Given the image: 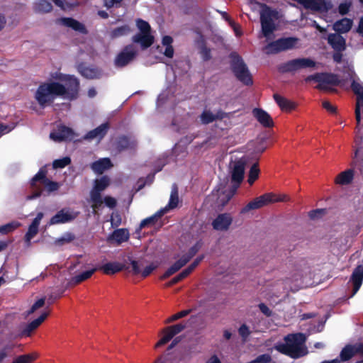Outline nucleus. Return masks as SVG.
I'll return each mask as SVG.
<instances>
[{"instance_id":"49530a36","label":"nucleus","mask_w":363,"mask_h":363,"mask_svg":"<svg viewBox=\"0 0 363 363\" xmlns=\"http://www.w3.org/2000/svg\"><path fill=\"white\" fill-rule=\"evenodd\" d=\"M191 311H192V309H187V310H184L179 313H177L172 315V316H170L169 318H167L165 320V323H169L173 321L177 320L182 318H184V317L188 315Z\"/></svg>"},{"instance_id":"c85d7f7f","label":"nucleus","mask_w":363,"mask_h":363,"mask_svg":"<svg viewBox=\"0 0 363 363\" xmlns=\"http://www.w3.org/2000/svg\"><path fill=\"white\" fill-rule=\"evenodd\" d=\"M273 97L279 108L284 111L290 112L292 110H294L296 107V104L295 102L289 100L278 94H274Z\"/></svg>"},{"instance_id":"a878e982","label":"nucleus","mask_w":363,"mask_h":363,"mask_svg":"<svg viewBox=\"0 0 363 363\" xmlns=\"http://www.w3.org/2000/svg\"><path fill=\"white\" fill-rule=\"evenodd\" d=\"M350 281L352 283L353 289L352 296H354L359 289L363 281V266H357L353 271Z\"/></svg>"},{"instance_id":"de8ad7c7","label":"nucleus","mask_w":363,"mask_h":363,"mask_svg":"<svg viewBox=\"0 0 363 363\" xmlns=\"http://www.w3.org/2000/svg\"><path fill=\"white\" fill-rule=\"evenodd\" d=\"M201 121L203 124H209L215 121L213 113L210 111H203L200 116Z\"/></svg>"},{"instance_id":"cd10ccee","label":"nucleus","mask_w":363,"mask_h":363,"mask_svg":"<svg viewBox=\"0 0 363 363\" xmlns=\"http://www.w3.org/2000/svg\"><path fill=\"white\" fill-rule=\"evenodd\" d=\"M362 352V345H359L358 346L347 345L340 352V357L342 361H347L356 354Z\"/></svg>"},{"instance_id":"412c9836","label":"nucleus","mask_w":363,"mask_h":363,"mask_svg":"<svg viewBox=\"0 0 363 363\" xmlns=\"http://www.w3.org/2000/svg\"><path fill=\"white\" fill-rule=\"evenodd\" d=\"M328 43L334 51H345L347 48L346 40L338 33H330L327 38Z\"/></svg>"},{"instance_id":"4c0bfd02","label":"nucleus","mask_w":363,"mask_h":363,"mask_svg":"<svg viewBox=\"0 0 363 363\" xmlns=\"http://www.w3.org/2000/svg\"><path fill=\"white\" fill-rule=\"evenodd\" d=\"M96 271H97L96 267L88 271L83 272L77 275H75L72 278L71 283H72L74 285L79 284L81 282L90 278Z\"/></svg>"},{"instance_id":"f257e3e1","label":"nucleus","mask_w":363,"mask_h":363,"mask_svg":"<svg viewBox=\"0 0 363 363\" xmlns=\"http://www.w3.org/2000/svg\"><path fill=\"white\" fill-rule=\"evenodd\" d=\"M57 79L65 84L49 81L41 83L37 88L34 98L41 108L52 105L57 97L70 101L79 97L80 82L75 76L60 74Z\"/></svg>"},{"instance_id":"09e8293b","label":"nucleus","mask_w":363,"mask_h":363,"mask_svg":"<svg viewBox=\"0 0 363 363\" xmlns=\"http://www.w3.org/2000/svg\"><path fill=\"white\" fill-rule=\"evenodd\" d=\"M199 53L203 61H208L211 59V49L206 47L204 42L202 43L200 47Z\"/></svg>"},{"instance_id":"bb28decb","label":"nucleus","mask_w":363,"mask_h":363,"mask_svg":"<svg viewBox=\"0 0 363 363\" xmlns=\"http://www.w3.org/2000/svg\"><path fill=\"white\" fill-rule=\"evenodd\" d=\"M96 268L97 270L102 271L105 274L111 275L121 272L125 268V266L118 262H111Z\"/></svg>"},{"instance_id":"9b49d317","label":"nucleus","mask_w":363,"mask_h":363,"mask_svg":"<svg viewBox=\"0 0 363 363\" xmlns=\"http://www.w3.org/2000/svg\"><path fill=\"white\" fill-rule=\"evenodd\" d=\"M305 81L306 82L314 81L318 83L316 88L320 90L329 91L330 89L327 85L337 86L340 81L337 74L333 73H315L308 76Z\"/></svg>"},{"instance_id":"7ed1b4c3","label":"nucleus","mask_w":363,"mask_h":363,"mask_svg":"<svg viewBox=\"0 0 363 363\" xmlns=\"http://www.w3.org/2000/svg\"><path fill=\"white\" fill-rule=\"evenodd\" d=\"M259 5L262 33L265 38H269L277 29L274 21L280 18L279 13L265 4Z\"/></svg>"},{"instance_id":"b1692460","label":"nucleus","mask_w":363,"mask_h":363,"mask_svg":"<svg viewBox=\"0 0 363 363\" xmlns=\"http://www.w3.org/2000/svg\"><path fill=\"white\" fill-rule=\"evenodd\" d=\"M57 22L61 23L63 26L71 28L75 31H78L82 34H87L88 30L86 26L79 21L69 17H63L57 19Z\"/></svg>"},{"instance_id":"bf43d9fd","label":"nucleus","mask_w":363,"mask_h":363,"mask_svg":"<svg viewBox=\"0 0 363 363\" xmlns=\"http://www.w3.org/2000/svg\"><path fill=\"white\" fill-rule=\"evenodd\" d=\"M239 335L243 338L246 339L250 335V331L246 324H242L238 329Z\"/></svg>"},{"instance_id":"58836bf2","label":"nucleus","mask_w":363,"mask_h":363,"mask_svg":"<svg viewBox=\"0 0 363 363\" xmlns=\"http://www.w3.org/2000/svg\"><path fill=\"white\" fill-rule=\"evenodd\" d=\"M90 197L92 202L91 208L94 211V213H96V210L101 208L104 202L101 194H99L98 192H91Z\"/></svg>"},{"instance_id":"4468645a","label":"nucleus","mask_w":363,"mask_h":363,"mask_svg":"<svg viewBox=\"0 0 363 363\" xmlns=\"http://www.w3.org/2000/svg\"><path fill=\"white\" fill-rule=\"evenodd\" d=\"M315 62L310 58H296L287 61L281 65L279 70L281 72H292L300 69L314 67Z\"/></svg>"},{"instance_id":"0eeeda50","label":"nucleus","mask_w":363,"mask_h":363,"mask_svg":"<svg viewBox=\"0 0 363 363\" xmlns=\"http://www.w3.org/2000/svg\"><path fill=\"white\" fill-rule=\"evenodd\" d=\"M229 57L231 59L230 69L235 77L245 85H252V75L242 58L235 52H232Z\"/></svg>"},{"instance_id":"79ce46f5","label":"nucleus","mask_w":363,"mask_h":363,"mask_svg":"<svg viewBox=\"0 0 363 363\" xmlns=\"http://www.w3.org/2000/svg\"><path fill=\"white\" fill-rule=\"evenodd\" d=\"M38 357L36 353H30L23 355H19L15 358L11 363H32Z\"/></svg>"},{"instance_id":"f704fd0d","label":"nucleus","mask_w":363,"mask_h":363,"mask_svg":"<svg viewBox=\"0 0 363 363\" xmlns=\"http://www.w3.org/2000/svg\"><path fill=\"white\" fill-rule=\"evenodd\" d=\"M33 10L35 13H49L52 10V5L48 0H39L34 4Z\"/></svg>"},{"instance_id":"a18cd8bd","label":"nucleus","mask_w":363,"mask_h":363,"mask_svg":"<svg viewBox=\"0 0 363 363\" xmlns=\"http://www.w3.org/2000/svg\"><path fill=\"white\" fill-rule=\"evenodd\" d=\"M71 163L69 157H65L61 159H57L53 161L52 167L54 169H62Z\"/></svg>"},{"instance_id":"7c9ffc66","label":"nucleus","mask_w":363,"mask_h":363,"mask_svg":"<svg viewBox=\"0 0 363 363\" xmlns=\"http://www.w3.org/2000/svg\"><path fill=\"white\" fill-rule=\"evenodd\" d=\"M112 167L111 160L109 158H102L94 162L91 167L92 170L97 174H103V172Z\"/></svg>"},{"instance_id":"052dcab7","label":"nucleus","mask_w":363,"mask_h":363,"mask_svg":"<svg viewBox=\"0 0 363 363\" xmlns=\"http://www.w3.org/2000/svg\"><path fill=\"white\" fill-rule=\"evenodd\" d=\"M104 202L105 203L106 206L110 208H114L117 205L116 199L110 196H105Z\"/></svg>"},{"instance_id":"dca6fc26","label":"nucleus","mask_w":363,"mask_h":363,"mask_svg":"<svg viewBox=\"0 0 363 363\" xmlns=\"http://www.w3.org/2000/svg\"><path fill=\"white\" fill-rule=\"evenodd\" d=\"M351 89L357 96L354 113L357 123L359 124L362 120L361 109L363 111V85L353 80L351 84Z\"/></svg>"},{"instance_id":"9d476101","label":"nucleus","mask_w":363,"mask_h":363,"mask_svg":"<svg viewBox=\"0 0 363 363\" xmlns=\"http://www.w3.org/2000/svg\"><path fill=\"white\" fill-rule=\"evenodd\" d=\"M140 33L133 36L132 40L139 43L143 50L150 48L154 43V37L151 35V28L148 22L138 18L136 21Z\"/></svg>"},{"instance_id":"0e129e2a","label":"nucleus","mask_w":363,"mask_h":363,"mask_svg":"<svg viewBox=\"0 0 363 363\" xmlns=\"http://www.w3.org/2000/svg\"><path fill=\"white\" fill-rule=\"evenodd\" d=\"M258 307L260 311L265 315L267 317H270L272 315V311L269 309V308L264 303H261L258 305Z\"/></svg>"},{"instance_id":"473e14b6","label":"nucleus","mask_w":363,"mask_h":363,"mask_svg":"<svg viewBox=\"0 0 363 363\" xmlns=\"http://www.w3.org/2000/svg\"><path fill=\"white\" fill-rule=\"evenodd\" d=\"M129 232L126 228H119L115 230L109 236L110 240L116 241L118 244L128 241L129 239Z\"/></svg>"},{"instance_id":"774afa93","label":"nucleus","mask_w":363,"mask_h":363,"mask_svg":"<svg viewBox=\"0 0 363 363\" xmlns=\"http://www.w3.org/2000/svg\"><path fill=\"white\" fill-rule=\"evenodd\" d=\"M153 363H170L169 357L167 354L159 356Z\"/></svg>"},{"instance_id":"603ef678","label":"nucleus","mask_w":363,"mask_h":363,"mask_svg":"<svg viewBox=\"0 0 363 363\" xmlns=\"http://www.w3.org/2000/svg\"><path fill=\"white\" fill-rule=\"evenodd\" d=\"M157 267L158 264L151 263L150 265L147 266L143 271H140V274H141L143 278H146Z\"/></svg>"},{"instance_id":"c03bdc74","label":"nucleus","mask_w":363,"mask_h":363,"mask_svg":"<svg viewBox=\"0 0 363 363\" xmlns=\"http://www.w3.org/2000/svg\"><path fill=\"white\" fill-rule=\"evenodd\" d=\"M163 336L162 338L157 342L155 345V347H161L168 342H169L174 337L172 333L169 330H167L166 328L162 330Z\"/></svg>"},{"instance_id":"c756f323","label":"nucleus","mask_w":363,"mask_h":363,"mask_svg":"<svg viewBox=\"0 0 363 363\" xmlns=\"http://www.w3.org/2000/svg\"><path fill=\"white\" fill-rule=\"evenodd\" d=\"M353 24V21L352 19L347 18H343L339 21H337L333 26V30L336 32V33H347L352 28Z\"/></svg>"},{"instance_id":"423d86ee","label":"nucleus","mask_w":363,"mask_h":363,"mask_svg":"<svg viewBox=\"0 0 363 363\" xmlns=\"http://www.w3.org/2000/svg\"><path fill=\"white\" fill-rule=\"evenodd\" d=\"M229 57L231 59L230 69L235 77L245 85H252V75L242 58L235 52H232Z\"/></svg>"},{"instance_id":"39448f33","label":"nucleus","mask_w":363,"mask_h":363,"mask_svg":"<svg viewBox=\"0 0 363 363\" xmlns=\"http://www.w3.org/2000/svg\"><path fill=\"white\" fill-rule=\"evenodd\" d=\"M245 163L242 160L236 161L230 172V183L231 185L228 189L223 191L225 195V201L223 204L227 203L236 194L238 189L240 187L244 179Z\"/></svg>"},{"instance_id":"aec40b11","label":"nucleus","mask_w":363,"mask_h":363,"mask_svg":"<svg viewBox=\"0 0 363 363\" xmlns=\"http://www.w3.org/2000/svg\"><path fill=\"white\" fill-rule=\"evenodd\" d=\"M232 222L233 218L229 213H220L213 220L212 226L214 230L225 231L229 229Z\"/></svg>"},{"instance_id":"338daca9","label":"nucleus","mask_w":363,"mask_h":363,"mask_svg":"<svg viewBox=\"0 0 363 363\" xmlns=\"http://www.w3.org/2000/svg\"><path fill=\"white\" fill-rule=\"evenodd\" d=\"M343 51H334V53L333 54V60L336 63H341L342 62V55Z\"/></svg>"},{"instance_id":"1a4fd4ad","label":"nucleus","mask_w":363,"mask_h":363,"mask_svg":"<svg viewBox=\"0 0 363 363\" xmlns=\"http://www.w3.org/2000/svg\"><path fill=\"white\" fill-rule=\"evenodd\" d=\"M202 245V241L201 240H198L189 249L187 253L183 255L179 259L176 261L166 270V272L160 277V279L164 280L181 269L196 255L201 248Z\"/></svg>"},{"instance_id":"3c124183","label":"nucleus","mask_w":363,"mask_h":363,"mask_svg":"<svg viewBox=\"0 0 363 363\" xmlns=\"http://www.w3.org/2000/svg\"><path fill=\"white\" fill-rule=\"evenodd\" d=\"M38 233V228L29 225L27 233L25 235V240L26 242H30Z\"/></svg>"},{"instance_id":"f8f14e48","label":"nucleus","mask_w":363,"mask_h":363,"mask_svg":"<svg viewBox=\"0 0 363 363\" xmlns=\"http://www.w3.org/2000/svg\"><path fill=\"white\" fill-rule=\"evenodd\" d=\"M297 42L298 38L295 37L281 38L268 43L264 47V52L269 55L277 54L294 48Z\"/></svg>"},{"instance_id":"6ab92c4d","label":"nucleus","mask_w":363,"mask_h":363,"mask_svg":"<svg viewBox=\"0 0 363 363\" xmlns=\"http://www.w3.org/2000/svg\"><path fill=\"white\" fill-rule=\"evenodd\" d=\"M109 128V123H104L96 128L87 132L86 134L84 136V139L89 141L97 139L99 141H101L106 136Z\"/></svg>"},{"instance_id":"8fccbe9b","label":"nucleus","mask_w":363,"mask_h":363,"mask_svg":"<svg viewBox=\"0 0 363 363\" xmlns=\"http://www.w3.org/2000/svg\"><path fill=\"white\" fill-rule=\"evenodd\" d=\"M186 328V324L179 323L171 326L166 327L167 330H169L174 336L181 333Z\"/></svg>"},{"instance_id":"2f4dec72","label":"nucleus","mask_w":363,"mask_h":363,"mask_svg":"<svg viewBox=\"0 0 363 363\" xmlns=\"http://www.w3.org/2000/svg\"><path fill=\"white\" fill-rule=\"evenodd\" d=\"M167 213V209H160L152 216L143 219L140 223V230L145 228L146 226L155 225L159 218L163 216Z\"/></svg>"},{"instance_id":"ea45409f","label":"nucleus","mask_w":363,"mask_h":363,"mask_svg":"<svg viewBox=\"0 0 363 363\" xmlns=\"http://www.w3.org/2000/svg\"><path fill=\"white\" fill-rule=\"evenodd\" d=\"M130 31V28L128 25H123L113 29L111 32L112 38H117L121 36L127 35Z\"/></svg>"},{"instance_id":"4d7b16f0","label":"nucleus","mask_w":363,"mask_h":363,"mask_svg":"<svg viewBox=\"0 0 363 363\" xmlns=\"http://www.w3.org/2000/svg\"><path fill=\"white\" fill-rule=\"evenodd\" d=\"M12 349L11 346L7 345L0 350V363H2L9 356V351Z\"/></svg>"},{"instance_id":"37998d69","label":"nucleus","mask_w":363,"mask_h":363,"mask_svg":"<svg viewBox=\"0 0 363 363\" xmlns=\"http://www.w3.org/2000/svg\"><path fill=\"white\" fill-rule=\"evenodd\" d=\"M21 223L18 221H12L0 226V234L6 235L17 229L20 227Z\"/></svg>"},{"instance_id":"c9c22d12","label":"nucleus","mask_w":363,"mask_h":363,"mask_svg":"<svg viewBox=\"0 0 363 363\" xmlns=\"http://www.w3.org/2000/svg\"><path fill=\"white\" fill-rule=\"evenodd\" d=\"M110 184V179L107 176H103L94 181V186L91 192H101L105 190Z\"/></svg>"},{"instance_id":"6e6d98bb","label":"nucleus","mask_w":363,"mask_h":363,"mask_svg":"<svg viewBox=\"0 0 363 363\" xmlns=\"http://www.w3.org/2000/svg\"><path fill=\"white\" fill-rule=\"evenodd\" d=\"M121 222L122 218L121 215L118 213H113L111 218V226L113 228L118 227L121 224Z\"/></svg>"},{"instance_id":"e433bc0d","label":"nucleus","mask_w":363,"mask_h":363,"mask_svg":"<svg viewBox=\"0 0 363 363\" xmlns=\"http://www.w3.org/2000/svg\"><path fill=\"white\" fill-rule=\"evenodd\" d=\"M79 72L86 79H96L99 76V72L97 69L90 68L82 65L78 67Z\"/></svg>"},{"instance_id":"ddd939ff","label":"nucleus","mask_w":363,"mask_h":363,"mask_svg":"<svg viewBox=\"0 0 363 363\" xmlns=\"http://www.w3.org/2000/svg\"><path fill=\"white\" fill-rule=\"evenodd\" d=\"M315 62L310 58H296L287 61L281 65L279 70L281 72H292L300 69L314 67Z\"/></svg>"},{"instance_id":"393cba45","label":"nucleus","mask_w":363,"mask_h":363,"mask_svg":"<svg viewBox=\"0 0 363 363\" xmlns=\"http://www.w3.org/2000/svg\"><path fill=\"white\" fill-rule=\"evenodd\" d=\"M50 311H44L42 314L36 319L32 320L30 323L27 324L25 328L21 331V336L29 337L31 333L37 329L42 323L49 315Z\"/></svg>"},{"instance_id":"5701e85b","label":"nucleus","mask_w":363,"mask_h":363,"mask_svg":"<svg viewBox=\"0 0 363 363\" xmlns=\"http://www.w3.org/2000/svg\"><path fill=\"white\" fill-rule=\"evenodd\" d=\"M253 116L257 121L264 128H272L274 121L271 116L264 110L255 108L252 111Z\"/></svg>"},{"instance_id":"4be33fe9","label":"nucleus","mask_w":363,"mask_h":363,"mask_svg":"<svg viewBox=\"0 0 363 363\" xmlns=\"http://www.w3.org/2000/svg\"><path fill=\"white\" fill-rule=\"evenodd\" d=\"M74 131L65 125L59 127L57 132L51 133L50 137L55 141L72 140L74 138Z\"/></svg>"},{"instance_id":"a211bd4d","label":"nucleus","mask_w":363,"mask_h":363,"mask_svg":"<svg viewBox=\"0 0 363 363\" xmlns=\"http://www.w3.org/2000/svg\"><path fill=\"white\" fill-rule=\"evenodd\" d=\"M136 147V140L128 135H122L118 136L115 143V147L118 152L128 150H135Z\"/></svg>"},{"instance_id":"f3484780","label":"nucleus","mask_w":363,"mask_h":363,"mask_svg":"<svg viewBox=\"0 0 363 363\" xmlns=\"http://www.w3.org/2000/svg\"><path fill=\"white\" fill-rule=\"evenodd\" d=\"M136 52L132 45H126L114 60L116 67H123L128 65L135 57Z\"/></svg>"},{"instance_id":"2eb2a0df","label":"nucleus","mask_w":363,"mask_h":363,"mask_svg":"<svg viewBox=\"0 0 363 363\" xmlns=\"http://www.w3.org/2000/svg\"><path fill=\"white\" fill-rule=\"evenodd\" d=\"M79 212L71 210L69 208H64L60 210L55 215H54L50 220V225H57L61 223H70L75 220Z\"/></svg>"},{"instance_id":"680f3d73","label":"nucleus","mask_w":363,"mask_h":363,"mask_svg":"<svg viewBox=\"0 0 363 363\" xmlns=\"http://www.w3.org/2000/svg\"><path fill=\"white\" fill-rule=\"evenodd\" d=\"M350 6V2L341 3L338 6V11L342 16L346 15L349 12Z\"/></svg>"},{"instance_id":"5fc2aeb1","label":"nucleus","mask_w":363,"mask_h":363,"mask_svg":"<svg viewBox=\"0 0 363 363\" xmlns=\"http://www.w3.org/2000/svg\"><path fill=\"white\" fill-rule=\"evenodd\" d=\"M45 298H41L38 299L37 301H35L33 304V306H31L30 310L28 311V314H31V313H34L37 309L43 307L45 305Z\"/></svg>"},{"instance_id":"72a5a7b5","label":"nucleus","mask_w":363,"mask_h":363,"mask_svg":"<svg viewBox=\"0 0 363 363\" xmlns=\"http://www.w3.org/2000/svg\"><path fill=\"white\" fill-rule=\"evenodd\" d=\"M179 201V199L178 186L176 184H174L172 186L169 203L164 208H162V209H167V212L169 209H174L177 207Z\"/></svg>"},{"instance_id":"20e7f679","label":"nucleus","mask_w":363,"mask_h":363,"mask_svg":"<svg viewBox=\"0 0 363 363\" xmlns=\"http://www.w3.org/2000/svg\"><path fill=\"white\" fill-rule=\"evenodd\" d=\"M47 173L48 172L45 168H40L38 172L30 180V185L33 190V193L29 196L30 199L38 198L42 194L43 190L41 187L37 184V182L44 185L48 193L53 192L59 189V184L50 180L47 177Z\"/></svg>"},{"instance_id":"13d9d810","label":"nucleus","mask_w":363,"mask_h":363,"mask_svg":"<svg viewBox=\"0 0 363 363\" xmlns=\"http://www.w3.org/2000/svg\"><path fill=\"white\" fill-rule=\"evenodd\" d=\"M322 106L330 113L334 114L337 112V107L331 104L328 101H323L322 102Z\"/></svg>"},{"instance_id":"f03ea898","label":"nucleus","mask_w":363,"mask_h":363,"mask_svg":"<svg viewBox=\"0 0 363 363\" xmlns=\"http://www.w3.org/2000/svg\"><path fill=\"white\" fill-rule=\"evenodd\" d=\"M306 337L303 333L289 334L284 337V343L277 345L275 348L280 353L293 359L302 357L308 354L305 345Z\"/></svg>"},{"instance_id":"e2e57ef3","label":"nucleus","mask_w":363,"mask_h":363,"mask_svg":"<svg viewBox=\"0 0 363 363\" xmlns=\"http://www.w3.org/2000/svg\"><path fill=\"white\" fill-rule=\"evenodd\" d=\"M257 363H269L272 361V357L269 354H260L255 358Z\"/></svg>"},{"instance_id":"a19ab883","label":"nucleus","mask_w":363,"mask_h":363,"mask_svg":"<svg viewBox=\"0 0 363 363\" xmlns=\"http://www.w3.org/2000/svg\"><path fill=\"white\" fill-rule=\"evenodd\" d=\"M260 170L259 169L258 162H255L252 165L248 174L247 182L252 185L258 179Z\"/></svg>"},{"instance_id":"6e6552de","label":"nucleus","mask_w":363,"mask_h":363,"mask_svg":"<svg viewBox=\"0 0 363 363\" xmlns=\"http://www.w3.org/2000/svg\"><path fill=\"white\" fill-rule=\"evenodd\" d=\"M289 200V198L286 194L277 195L273 193H267L249 202L241 209L240 213L245 214L252 210L260 208L271 203L287 201Z\"/></svg>"},{"instance_id":"864d4df0","label":"nucleus","mask_w":363,"mask_h":363,"mask_svg":"<svg viewBox=\"0 0 363 363\" xmlns=\"http://www.w3.org/2000/svg\"><path fill=\"white\" fill-rule=\"evenodd\" d=\"M325 213V209L317 208V209L311 211L308 213V216L311 219L314 220V219L320 218Z\"/></svg>"},{"instance_id":"69168bd1","label":"nucleus","mask_w":363,"mask_h":363,"mask_svg":"<svg viewBox=\"0 0 363 363\" xmlns=\"http://www.w3.org/2000/svg\"><path fill=\"white\" fill-rule=\"evenodd\" d=\"M131 272L134 275H138L140 273V269L138 264V262L136 260H130Z\"/></svg>"}]
</instances>
